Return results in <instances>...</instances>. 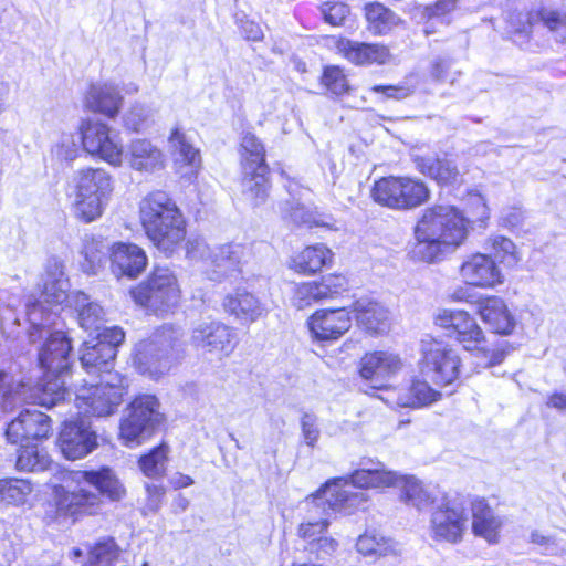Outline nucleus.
Wrapping results in <instances>:
<instances>
[{"mask_svg": "<svg viewBox=\"0 0 566 566\" xmlns=\"http://www.w3.org/2000/svg\"><path fill=\"white\" fill-rule=\"evenodd\" d=\"M468 233V219L455 207L427 208L415 227L412 253L422 261L434 262L463 244Z\"/></svg>", "mask_w": 566, "mask_h": 566, "instance_id": "1", "label": "nucleus"}, {"mask_svg": "<svg viewBox=\"0 0 566 566\" xmlns=\"http://www.w3.org/2000/svg\"><path fill=\"white\" fill-rule=\"evenodd\" d=\"M49 328H41L35 331L33 339L31 338V329L29 331V338L32 343L48 335L44 344L39 350V364L45 370L43 382L32 389L34 392V402L38 405L51 408L59 405L65 399L67 394L64 385V375L70 365V353L72 349L71 340L65 333L56 331L51 332Z\"/></svg>", "mask_w": 566, "mask_h": 566, "instance_id": "2", "label": "nucleus"}, {"mask_svg": "<svg viewBox=\"0 0 566 566\" xmlns=\"http://www.w3.org/2000/svg\"><path fill=\"white\" fill-rule=\"evenodd\" d=\"M147 237L165 254H171L186 239V220L176 202L164 191L147 195L139 206Z\"/></svg>", "mask_w": 566, "mask_h": 566, "instance_id": "3", "label": "nucleus"}, {"mask_svg": "<svg viewBox=\"0 0 566 566\" xmlns=\"http://www.w3.org/2000/svg\"><path fill=\"white\" fill-rule=\"evenodd\" d=\"M348 486L358 489L392 488L401 491L403 495H420L429 492L427 485L417 476L386 470L381 463H378L375 468H363L349 475L332 478L311 495H347L346 488Z\"/></svg>", "mask_w": 566, "mask_h": 566, "instance_id": "4", "label": "nucleus"}, {"mask_svg": "<svg viewBox=\"0 0 566 566\" xmlns=\"http://www.w3.org/2000/svg\"><path fill=\"white\" fill-rule=\"evenodd\" d=\"M434 325L449 331L465 350L472 352L478 367L488 368L503 361V346L490 347L482 328L474 317L462 310H439L433 316Z\"/></svg>", "mask_w": 566, "mask_h": 566, "instance_id": "5", "label": "nucleus"}, {"mask_svg": "<svg viewBox=\"0 0 566 566\" xmlns=\"http://www.w3.org/2000/svg\"><path fill=\"white\" fill-rule=\"evenodd\" d=\"M113 178L103 168L76 170L70 182L74 217L91 223L102 217L113 192Z\"/></svg>", "mask_w": 566, "mask_h": 566, "instance_id": "6", "label": "nucleus"}, {"mask_svg": "<svg viewBox=\"0 0 566 566\" xmlns=\"http://www.w3.org/2000/svg\"><path fill=\"white\" fill-rule=\"evenodd\" d=\"M69 280L64 274V266L57 259H50L46 263L43 285L38 298L27 304V316L31 325V338L35 331L56 325L59 311L69 296Z\"/></svg>", "mask_w": 566, "mask_h": 566, "instance_id": "7", "label": "nucleus"}, {"mask_svg": "<svg viewBox=\"0 0 566 566\" xmlns=\"http://www.w3.org/2000/svg\"><path fill=\"white\" fill-rule=\"evenodd\" d=\"M134 302L156 315L174 312L181 300V290L175 273L156 269L147 280L130 290Z\"/></svg>", "mask_w": 566, "mask_h": 566, "instance_id": "8", "label": "nucleus"}, {"mask_svg": "<svg viewBox=\"0 0 566 566\" xmlns=\"http://www.w3.org/2000/svg\"><path fill=\"white\" fill-rule=\"evenodd\" d=\"M75 406L85 416L112 415L127 392L126 379L117 373H107L98 385L74 384Z\"/></svg>", "mask_w": 566, "mask_h": 566, "instance_id": "9", "label": "nucleus"}, {"mask_svg": "<svg viewBox=\"0 0 566 566\" xmlns=\"http://www.w3.org/2000/svg\"><path fill=\"white\" fill-rule=\"evenodd\" d=\"M165 420L159 400L154 395L136 397L120 422L119 437L127 447L146 441Z\"/></svg>", "mask_w": 566, "mask_h": 566, "instance_id": "10", "label": "nucleus"}, {"mask_svg": "<svg viewBox=\"0 0 566 566\" xmlns=\"http://www.w3.org/2000/svg\"><path fill=\"white\" fill-rule=\"evenodd\" d=\"M461 358L448 344L431 337L421 342L420 376L437 387L454 382L460 376Z\"/></svg>", "mask_w": 566, "mask_h": 566, "instance_id": "11", "label": "nucleus"}, {"mask_svg": "<svg viewBox=\"0 0 566 566\" xmlns=\"http://www.w3.org/2000/svg\"><path fill=\"white\" fill-rule=\"evenodd\" d=\"M373 199L385 207L398 210L415 209L430 198L426 182L410 177H385L371 189Z\"/></svg>", "mask_w": 566, "mask_h": 566, "instance_id": "12", "label": "nucleus"}, {"mask_svg": "<svg viewBox=\"0 0 566 566\" xmlns=\"http://www.w3.org/2000/svg\"><path fill=\"white\" fill-rule=\"evenodd\" d=\"M83 149L115 168L124 165V147L119 136L105 123L85 118L78 125Z\"/></svg>", "mask_w": 566, "mask_h": 566, "instance_id": "13", "label": "nucleus"}, {"mask_svg": "<svg viewBox=\"0 0 566 566\" xmlns=\"http://www.w3.org/2000/svg\"><path fill=\"white\" fill-rule=\"evenodd\" d=\"M431 533L436 541L460 543L467 531L468 517L458 497H431Z\"/></svg>", "mask_w": 566, "mask_h": 566, "instance_id": "14", "label": "nucleus"}, {"mask_svg": "<svg viewBox=\"0 0 566 566\" xmlns=\"http://www.w3.org/2000/svg\"><path fill=\"white\" fill-rule=\"evenodd\" d=\"M191 345L218 359L229 357L238 344L235 331L217 319L199 322L191 331Z\"/></svg>", "mask_w": 566, "mask_h": 566, "instance_id": "15", "label": "nucleus"}, {"mask_svg": "<svg viewBox=\"0 0 566 566\" xmlns=\"http://www.w3.org/2000/svg\"><path fill=\"white\" fill-rule=\"evenodd\" d=\"M175 338L169 329L155 334L150 339L140 342L136 347L134 363L142 374L159 377L171 366V352Z\"/></svg>", "mask_w": 566, "mask_h": 566, "instance_id": "16", "label": "nucleus"}, {"mask_svg": "<svg viewBox=\"0 0 566 566\" xmlns=\"http://www.w3.org/2000/svg\"><path fill=\"white\" fill-rule=\"evenodd\" d=\"M311 337L316 342H334L352 326L349 312L342 308L317 310L306 321Z\"/></svg>", "mask_w": 566, "mask_h": 566, "instance_id": "17", "label": "nucleus"}, {"mask_svg": "<svg viewBox=\"0 0 566 566\" xmlns=\"http://www.w3.org/2000/svg\"><path fill=\"white\" fill-rule=\"evenodd\" d=\"M59 447L69 460L86 457L97 447V438L90 424L84 420L66 421L60 432Z\"/></svg>", "mask_w": 566, "mask_h": 566, "instance_id": "18", "label": "nucleus"}, {"mask_svg": "<svg viewBox=\"0 0 566 566\" xmlns=\"http://www.w3.org/2000/svg\"><path fill=\"white\" fill-rule=\"evenodd\" d=\"M402 368L398 355L387 350L366 353L359 361V376L373 384L374 389L385 388V382Z\"/></svg>", "mask_w": 566, "mask_h": 566, "instance_id": "19", "label": "nucleus"}, {"mask_svg": "<svg viewBox=\"0 0 566 566\" xmlns=\"http://www.w3.org/2000/svg\"><path fill=\"white\" fill-rule=\"evenodd\" d=\"M327 45L356 65L386 64L391 60L390 50L382 44H368L331 36L327 39Z\"/></svg>", "mask_w": 566, "mask_h": 566, "instance_id": "20", "label": "nucleus"}, {"mask_svg": "<svg viewBox=\"0 0 566 566\" xmlns=\"http://www.w3.org/2000/svg\"><path fill=\"white\" fill-rule=\"evenodd\" d=\"M459 274L462 281L475 287L490 289L503 282V275L495 261L485 253H473L464 259Z\"/></svg>", "mask_w": 566, "mask_h": 566, "instance_id": "21", "label": "nucleus"}, {"mask_svg": "<svg viewBox=\"0 0 566 566\" xmlns=\"http://www.w3.org/2000/svg\"><path fill=\"white\" fill-rule=\"evenodd\" d=\"M98 497H46L42 503L43 518L62 525L73 524L82 514H95Z\"/></svg>", "mask_w": 566, "mask_h": 566, "instance_id": "22", "label": "nucleus"}, {"mask_svg": "<svg viewBox=\"0 0 566 566\" xmlns=\"http://www.w3.org/2000/svg\"><path fill=\"white\" fill-rule=\"evenodd\" d=\"M64 485L62 491L56 490V495H77L71 491L72 484L92 485L103 495H120L125 492L123 485L109 469H102L97 472L73 471L63 473Z\"/></svg>", "mask_w": 566, "mask_h": 566, "instance_id": "23", "label": "nucleus"}, {"mask_svg": "<svg viewBox=\"0 0 566 566\" xmlns=\"http://www.w3.org/2000/svg\"><path fill=\"white\" fill-rule=\"evenodd\" d=\"M50 432V418L45 413L25 409L8 424L6 436L11 443L22 444L30 439L46 438Z\"/></svg>", "mask_w": 566, "mask_h": 566, "instance_id": "24", "label": "nucleus"}, {"mask_svg": "<svg viewBox=\"0 0 566 566\" xmlns=\"http://www.w3.org/2000/svg\"><path fill=\"white\" fill-rule=\"evenodd\" d=\"M124 163L142 174H154L165 167L164 151L147 138H134L124 149Z\"/></svg>", "mask_w": 566, "mask_h": 566, "instance_id": "25", "label": "nucleus"}, {"mask_svg": "<svg viewBox=\"0 0 566 566\" xmlns=\"http://www.w3.org/2000/svg\"><path fill=\"white\" fill-rule=\"evenodd\" d=\"M188 253L191 259L209 258L218 272L223 275L239 271L249 254L248 249L240 243L223 244L211 251L209 247L200 242H197L196 250L192 249Z\"/></svg>", "mask_w": 566, "mask_h": 566, "instance_id": "26", "label": "nucleus"}, {"mask_svg": "<svg viewBox=\"0 0 566 566\" xmlns=\"http://www.w3.org/2000/svg\"><path fill=\"white\" fill-rule=\"evenodd\" d=\"M111 270L117 277L136 279L147 265L145 251L134 243L117 242L109 250Z\"/></svg>", "mask_w": 566, "mask_h": 566, "instance_id": "27", "label": "nucleus"}, {"mask_svg": "<svg viewBox=\"0 0 566 566\" xmlns=\"http://www.w3.org/2000/svg\"><path fill=\"white\" fill-rule=\"evenodd\" d=\"M123 101L117 85L108 82H97L90 85L83 104L90 112L115 118L123 106Z\"/></svg>", "mask_w": 566, "mask_h": 566, "instance_id": "28", "label": "nucleus"}, {"mask_svg": "<svg viewBox=\"0 0 566 566\" xmlns=\"http://www.w3.org/2000/svg\"><path fill=\"white\" fill-rule=\"evenodd\" d=\"M503 520L485 502L484 497L476 499L471 504V531L475 537L484 539L489 545L500 542Z\"/></svg>", "mask_w": 566, "mask_h": 566, "instance_id": "29", "label": "nucleus"}, {"mask_svg": "<svg viewBox=\"0 0 566 566\" xmlns=\"http://www.w3.org/2000/svg\"><path fill=\"white\" fill-rule=\"evenodd\" d=\"M224 311L242 324H252L266 315L268 310L258 296L244 289L229 293L223 300Z\"/></svg>", "mask_w": 566, "mask_h": 566, "instance_id": "30", "label": "nucleus"}, {"mask_svg": "<svg viewBox=\"0 0 566 566\" xmlns=\"http://www.w3.org/2000/svg\"><path fill=\"white\" fill-rule=\"evenodd\" d=\"M334 253L323 243L306 245L294 252L287 260V268L297 274L313 275L329 266Z\"/></svg>", "mask_w": 566, "mask_h": 566, "instance_id": "31", "label": "nucleus"}, {"mask_svg": "<svg viewBox=\"0 0 566 566\" xmlns=\"http://www.w3.org/2000/svg\"><path fill=\"white\" fill-rule=\"evenodd\" d=\"M426 378H415L410 386L397 392L396 398L391 396L395 390H389V395L385 398L386 402L400 408H421L429 406L441 398V392L431 387Z\"/></svg>", "mask_w": 566, "mask_h": 566, "instance_id": "32", "label": "nucleus"}, {"mask_svg": "<svg viewBox=\"0 0 566 566\" xmlns=\"http://www.w3.org/2000/svg\"><path fill=\"white\" fill-rule=\"evenodd\" d=\"M478 313L481 319L496 334L510 335L515 328V317L505 301L499 296L481 300Z\"/></svg>", "mask_w": 566, "mask_h": 566, "instance_id": "33", "label": "nucleus"}, {"mask_svg": "<svg viewBox=\"0 0 566 566\" xmlns=\"http://www.w3.org/2000/svg\"><path fill=\"white\" fill-rule=\"evenodd\" d=\"M357 323L370 334L386 333L390 327L388 310L378 302L361 298L354 304Z\"/></svg>", "mask_w": 566, "mask_h": 566, "instance_id": "34", "label": "nucleus"}, {"mask_svg": "<svg viewBox=\"0 0 566 566\" xmlns=\"http://www.w3.org/2000/svg\"><path fill=\"white\" fill-rule=\"evenodd\" d=\"M413 163L420 174L434 180L438 185H453L460 178L457 165L447 157L415 156Z\"/></svg>", "mask_w": 566, "mask_h": 566, "instance_id": "35", "label": "nucleus"}, {"mask_svg": "<svg viewBox=\"0 0 566 566\" xmlns=\"http://www.w3.org/2000/svg\"><path fill=\"white\" fill-rule=\"evenodd\" d=\"M80 360L83 368L88 373H111L108 366L115 358V350L109 344L99 343L96 338L84 342Z\"/></svg>", "mask_w": 566, "mask_h": 566, "instance_id": "36", "label": "nucleus"}, {"mask_svg": "<svg viewBox=\"0 0 566 566\" xmlns=\"http://www.w3.org/2000/svg\"><path fill=\"white\" fill-rule=\"evenodd\" d=\"M367 497H312L311 511L322 512L327 517L352 515L365 510Z\"/></svg>", "mask_w": 566, "mask_h": 566, "instance_id": "37", "label": "nucleus"}, {"mask_svg": "<svg viewBox=\"0 0 566 566\" xmlns=\"http://www.w3.org/2000/svg\"><path fill=\"white\" fill-rule=\"evenodd\" d=\"M365 18L367 29L374 35H386L403 24L399 15L379 2H369L365 6Z\"/></svg>", "mask_w": 566, "mask_h": 566, "instance_id": "38", "label": "nucleus"}, {"mask_svg": "<svg viewBox=\"0 0 566 566\" xmlns=\"http://www.w3.org/2000/svg\"><path fill=\"white\" fill-rule=\"evenodd\" d=\"M83 566H128V560L116 542L106 538L90 548Z\"/></svg>", "mask_w": 566, "mask_h": 566, "instance_id": "39", "label": "nucleus"}, {"mask_svg": "<svg viewBox=\"0 0 566 566\" xmlns=\"http://www.w3.org/2000/svg\"><path fill=\"white\" fill-rule=\"evenodd\" d=\"M169 147L176 154V160L189 167L190 174H196L201 167V156L197 148L189 142L186 134L174 127L168 137Z\"/></svg>", "mask_w": 566, "mask_h": 566, "instance_id": "40", "label": "nucleus"}, {"mask_svg": "<svg viewBox=\"0 0 566 566\" xmlns=\"http://www.w3.org/2000/svg\"><path fill=\"white\" fill-rule=\"evenodd\" d=\"M242 174L241 186L244 200L252 207L261 206L269 196L268 170L253 169L251 172L242 171Z\"/></svg>", "mask_w": 566, "mask_h": 566, "instance_id": "41", "label": "nucleus"}, {"mask_svg": "<svg viewBox=\"0 0 566 566\" xmlns=\"http://www.w3.org/2000/svg\"><path fill=\"white\" fill-rule=\"evenodd\" d=\"M70 302L77 311L80 325L84 329L96 332L102 329L104 311L99 304L91 302L90 297L82 292L72 294Z\"/></svg>", "mask_w": 566, "mask_h": 566, "instance_id": "42", "label": "nucleus"}, {"mask_svg": "<svg viewBox=\"0 0 566 566\" xmlns=\"http://www.w3.org/2000/svg\"><path fill=\"white\" fill-rule=\"evenodd\" d=\"M240 156L242 171L251 172L253 169L268 170L264 146L255 135L251 133L243 135L240 144Z\"/></svg>", "mask_w": 566, "mask_h": 566, "instance_id": "43", "label": "nucleus"}, {"mask_svg": "<svg viewBox=\"0 0 566 566\" xmlns=\"http://www.w3.org/2000/svg\"><path fill=\"white\" fill-rule=\"evenodd\" d=\"M80 268L87 274H96L105 258V244L102 240L86 235L80 252Z\"/></svg>", "mask_w": 566, "mask_h": 566, "instance_id": "44", "label": "nucleus"}, {"mask_svg": "<svg viewBox=\"0 0 566 566\" xmlns=\"http://www.w3.org/2000/svg\"><path fill=\"white\" fill-rule=\"evenodd\" d=\"M484 248L490 251L489 256L499 263L515 266L520 261L516 245L506 237L500 234L490 235L485 241Z\"/></svg>", "mask_w": 566, "mask_h": 566, "instance_id": "45", "label": "nucleus"}, {"mask_svg": "<svg viewBox=\"0 0 566 566\" xmlns=\"http://www.w3.org/2000/svg\"><path fill=\"white\" fill-rule=\"evenodd\" d=\"M52 464L51 458L38 443L29 446L21 444V450L17 460V468L25 471H44L50 469Z\"/></svg>", "mask_w": 566, "mask_h": 566, "instance_id": "46", "label": "nucleus"}, {"mask_svg": "<svg viewBox=\"0 0 566 566\" xmlns=\"http://www.w3.org/2000/svg\"><path fill=\"white\" fill-rule=\"evenodd\" d=\"M281 214L284 219L292 221L295 224H304L307 227H326L331 230L337 231L339 228L335 222H325L316 218V216L308 211L298 201L285 202L280 207Z\"/></svg>", "mask_w": 566, "mask_h": 566, "instance_id": "47", "label": "nucleus"}, {"mask_svg": "<svg viewBox=\"0 0 566 566\" xmlns=\"http://www.w3.org/2000/svg\"><path fill=\"white\" fill-rule=\"evenodd\" d=\"M52 160L59 164H71L80 156L76 135L72 132H61L52 142L50 148Z\"/></svg>", "mask_w": 566, "mask_h": 566, "instance_id": "48", "label": "nucleus"}, {"mask_svg": "<svg viewBox=\"0 0 566 566\" xmlns=\"http://www.w3.org/2000/svg\"><path fill=\"white\" fill-rule=\"evenodd\" d=\"M34 392L23 384L10 385L6 374H0V397L3 409H12L18 402H34Z\"/></svg>", "mask_w": 566, "mask_h": 566, "instance_id": "49", "label": "nucleus"}, {"mask_svg": "<svg viewBox=\"0 0 566 566\" xmlns=\"http://www.w3.org/2000/svg\"><path fill=\"white\" fill-rule=\"evenodd\" d=\"M169 447L166 443L154 448L149 453L140 457L139 469L148 478L161 476L167 468Z\"/></svg>", "mask_w": 566, "mask_h": 566, "instance_id": "50", "label": "nucleus"}, {"mask_svg": "<svg viewBox=\"0 0 566 566\" xmlns=\"http://www.w3.org/2000/svg\"><path fill=\"white\" fill-rule=\"evenodd\" d=\"M324 300L318 281L302 282L294 285L292 305L297 310H305Z\"/></svg>", "mask_w": 566, "mask_h": 566, "instance_id": "51", "label": "nucleus"}, {"mask_svg": "<svg viewBox=\"0 0 566 566\" xmlns=\"http://www.w3.org/2000/svg\"><path fill=\"white\" fill-rule=\"evenodd\" d=\"M419 85L418 75L411 73L394 85H374L370 90L381 94L384 98L402 101L412 96Z\"/></svg>", "mask_w": 566, "mask_h": 566, "instance_id": "52", "label": "nucleus"}, {"mask_svg": "<svg viewBox=\"0 0 566 566\" xmlns=\"http://www.w3.org/2000/svg\"><path fill=\"white\" fill-rule=\"evenodd\" d=\"M356 547L357 551L365 556H385L392 551L389 539L376 532H366L360 535L357 539Z\"/></svg>", "mask_w": 566, "mask_h": 566, "instance_id": "53", "label": "nucleus"}, {"mask_svg": "<svg viewBox=\"0 0 566 566\" xmlns=\"http://www.w3.org/2000/svg\"><path fill=\"white\" fill-rule=\"evenodd\" d=\"M535 15L541 18L543 24L554 33L557 41L566 43V13L543 8Z\"/></svg>", "mask_w": 566, "mask_h": 566, "instance_id": "54", "label": "nucleus"}, {"mask_svg": "<svg viewBox=\"0 0 566 566\" xmlns=\"http://www.w3.org/2000/svg\"><path fill=\"white\" fill-rule=\"evenodd\" d=\"M321 82L334 95H343L349 90L347 77L338 66H326Z\"/></svg>", "mask_w": 566, "mask_h": 566, "instance_id": "55", "label": "nucleus"}, {"mask_svg": "<svg viewBox=\"0 0 566 566\" xmlns=\"http://www.w3.org/2000/svg\"><path fill=\"white\" fill-rule=\"evenodd\" d=\"M457 0H438L431 6H419L416 12L420 18V22L428 23L432 19L447 15L457 8Z\"/></svg>", "mask_w": 566, "mask_h": 566, "instance_id": "56", "label": "nucleus"}, {"mask_svg": "<svg viewBox=\"0 0 566 566\" xmlns=\"http://www.w3.org/2000/svg\"><path fill=\"white\" fill-rule=\"evenodd\" d=\"M150 111L142 104L133 105L124 116V125L133 132H142L149 126Z\"/></svg>", "mask_w": 566, "mask_h": 566, "instance_id": "57", "label": "nucleus"}, {"mask_svg": "<svg viewBox=\"0 0 566 566\" xmlns=\"http://www.w3.org/2000/svg\"><path fill=\"white\" fill-rule=\"evenodd\" d=\"M465 213L467 216H464V218L468 219V226L471 222L484 223L490 217L484 197L480 193L470 195L467 200Z\"/></svg>", "mask_w": 566, "mask_h": 566, "instance_id": "58", "label": "nucleus"}, {"mask_svg": "<svg viewBox=\"0 0 566 566\" xmlns=\"http://www.w3.org/2000/svg\"><path fill=\"white\" fill-rule=\"evenodd\" d=\"M538 13L539 11L512 13L507 20L510 32L514 34L528 35L533 25L537 22H542L541 18L535 15Z\"/></svg>", "mask_w": 566, "mask_h": 566, "instance_id": "59", "label": "nucleus"}, {"mask_svg": "<svg viewBox=\"0 0 566 566\" xmlns=\"http://www.w3.org/2000/svg\"><path fill=\"white\" fill-rule=\"evenodd\" d=\"M34 491V485L30 480L17 478L0 479V495H29Z\"/></svg>", "mask_w": 566, "mask_h": 566, "instance_id": "60", "label": "nucleus"}, {"mask_svg": "<svg viewBox=\"0 0 566 566\" xmlns=\"http://www.w3.org/2000/svg\"><path fill=\"white\" fill-rule=\"evenodd\" d=\"M318 282L325 300L334 297L335 295L346 291L348 287L346 277L340 274H328L322 276Z\"/></svg>", "mask_w": 566, "mask_h": 566, "instance_id": "61", "label": "nucleus"}, {"mask_svg": "<svg viewBox=\"0 0 566 566\" xmlns=\"http://www.w3.org/2000/svg\"><path fill=\"white\" fill-rule=\"evenodd\" d=\"M322 13L329 24L340 25L349 14V7L343 2H325Z\"/></svg>", "mask_w": 566, "mask_h": 566, "instance_id": "62", "label": "nucleus"}, {"mask_svg": "<svg viewBox=\"0 0 566 566\" xmlns=\"http://www.w3.org/2000/svg\"><path fill=\"white\" fill-rule=\"evenodd\" d=\"M301 430L304 442L308 447H314L321 434L317 417L313 413H304L301 418Z\"/></svg>", "mask_w": 566, "mask_h": 566, "instance_id": "63", "label": "nucleus"}, {"mask_svg": "<svg viewBox=\"0 0 566 566\" xmlns=\"http://www.w3.org/2000/svg\"><path fill=\"white\" fill-rule=\"evenodd\" d=\"M96 339L99 343L109 344L116 352L117 346H119L125 339V333L120 327L117 326L105 327L102 331H98Z\"/></svg>", "mask_w": 566, "mask_h": 566, "instance_id": "64", "label": "nucleus"}]
</instances>
